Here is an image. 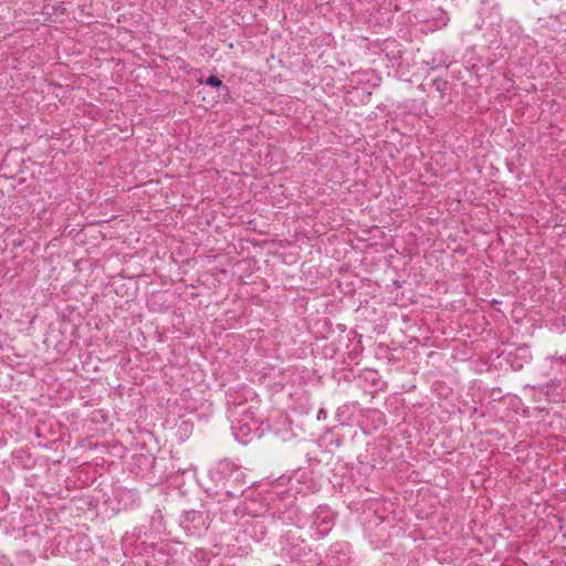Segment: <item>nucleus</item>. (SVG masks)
<instances>
[{
  "label": "nucleus",
  "mask_w": 566,
  "mask_h": 566,
  "mask_svg": "<svg viewBox=\"0 0 566 566\" xmlns=\"http://www.w3.org/2000/svg\"><path fill=\"white\" fill-rule=\"evenodd\" d=\"M206 84L213 86V87H221L223 86L222 81L214 75H210L206 78Z\"/></svg>",
  "instance_id": "obj_1"
}]
</instances>
